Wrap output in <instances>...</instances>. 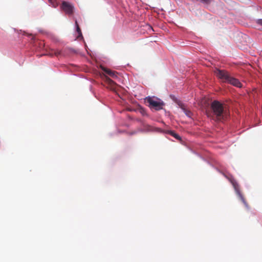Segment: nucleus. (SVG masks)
Wrapping results in <instances>:
<instances>
[{"instance_id":"1","label":"nucleus","mask_w":262,"mask_h":262,"mask_svg":"<svg viewBox=\"0 0 262 262\" xmlns=\"http://www.w3.org/2000/svg\"><path fill=\"white\" fill-rule=\"evenodd\" d=\"M208 117L216 121H222L227 118L228 112L223 104L217 100L213 101L209 110L206 111Z\"/></svg>"},{"instance_id":"2","label":"nucleus","mask_w":262,"mask_h":262,"mask_svg":"<svg viewBox=\"0 0 262 262\" xmlns=\"http://www.w3.org/2000/svg\"><path fill=\"white\" fill-rule=\"evenodd\" d=\"M214 73L216 76L223 82L229 83L237 88H241L242 86L240 81L238 79L230 76L226 71L216 69Z\"/></svg>"},{"instance_id":"3","label":"nucleus","mask_w":262,"mask_h":262,"mask_svg":"<svg viewBox=\"0 0 262 262\" xmlns=\"http://www.w3.org/2000/svg\"><path fill=\"white\" fill-rule=\"evenodd\" d=\"M61 9L67 15H72L74 13V6L69 2L63 1L60 6Z\"/></svg>"},{"instance_id":"4","label":"nucleus","mask_w":262,"mask_h":262,"mask_svg":"<svg viewBox=\"0 0 262 262\" xmlns=\"http://www.w3.org/2000/svg\"><path fill=\"white\" fill-rule=\"evenodd\" d=\"M230 181L232 183V184L235 189V191L236 194H237V195L238 196V197L239 198V199L241 200L242 202L244 203L245 207L248 208V205L245 199L244 198V196L243 195V194L241 193V192L240 191L239 187V185L237 184V183L236 182V181L233 178L230 179Z\"/></svg>"},{"instance_id":"5","label":"nucleus","mask_w":262,"mask_h":262,"mask_svg":"<svg viewBox=\"0 0 262 262\" xmlns=\"http://www.w3.org/2000/svg\"><path fill=\"white\" fill-rule=\"evenodd\" d=\"M146 102L149 103V106L154 108L156 110H160L162 108L163 103L151 97H147L146 99Z\"/></svg>"},{"instance_id":"6","label":"nucleus","mask_w":262,"mask_h":262,"mask_svg":"<svg viewBox=\"0 0 262 262\" xmlns=\"http://www.w3.org/2000/svg\"><path fill=\"white\" fill-rule=\"evenodd\" d=\"M101 69L103 70V71H104L106 74H107L112 78H116L117 77V73L116 72L111 70L104 67H101Z\"/></svg>"},{"instance_id":"7","label":"nucleus","mask_w":262,"mask_h":262,"mask_svg":"<svg viewBox=\"0 0 262 262\" xmlns=\"http://www.w3.org/2000/svg\"><path fill=\"white\" fill-rule=\"evenodd\" d=\"M181 108L183 110L184 113L185 114V115L187 116H188L189 117H191V115H192V113L191 112V111H188V110L186 109L183 106H182Z\"/></svg>"},{"instance_id":"8","label":"nucleus","mask_w":262,"mask_h":262,"mask_svg":"<svg viewBox=\"0 0 262 262\" xmlns=\"http://www.w3.org/2000/svg\"><path fill=\"white\" fill-rule=\"evenodd\" d=\"M75 25L76 26V31L78 33V37L82 36V33L80 30V28L77 23V21L76 20Z\"/></svg>"},{"instance_id":"9","label":"nucleus","mask_w":262,"mask_h":262,"mask_svg":"<svg viewBox=\"0 0 262 262\" xmlns=\"http://www.w3.org/2000/svg\"><path fill=\"white\" fill-rule=\"evenodd\" d=\"M106 81L111 85H113L115 84L114 82L111 80L109 77L106 76H105Z\"/></svg>"},{"instance_id":"10","label":"nucleus","mask_w":262,"mask_h":262,"mask_svg":"<svg viewBox=\"0 0 262 262\" xmlns=\"http://www.w3.org/2000/svg\"><path fill=\"white\" fill-rule=\"evenodd\" d=\"M170 135L171 136H172L173 137H174L177 139H178V140H180L181 139V137H180V136L179 135L177 134L176 133H175L173 132H170Z\"/></svg>"},{"instance_id":"11","label":"nucleus","mask_w":262,"mask_h":262,"mask_svg":"<svg viewBox=\"0 0 262 262\" xmlns=\"http://www.w3.org/2000/svg\"><path fill=\"white\" fill-rule=\"evenodd\" d=\"M49 1L53 7H56L57 6V4L55 3V0H49Z\"/></svg>"},{"instance_id":"12","label":"nucleus","mask_w":262,"mask_h":262,"mask_svg":"<svg viewBox=\"0 0 262 262\" xmlns=\"http://www.w3.org/2000/svg\"><path fill=\"white\" fill-rule=\"evenodd\" d=\"M258 23L259 25H261V26H262V19H259V20H258Z\"/></svg>"}]
</instances>
